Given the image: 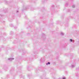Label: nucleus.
Returning <instances> with one entry per match:
<instances>
[{
    "label": "nucleus",
    "mask_w": 79,
    "mask_h": 79,
    "mask_svg": "<svg viewBox=\"0 0 79 79\" xmlns=\"http://www.w3.org/2000/svg\"><path fill=\"white\" fill-rule=\"evenodd\" d=\"M72 7H73V8H75V6H74V5H73L72 6Z\"/></svg>",
    "instance_id": "2"
},
{
    "label": "nucleus",
    "mask_w": 79,
    "mask_h": 79,
    "mask_svg": "<svg viewBox=\"0 0 79 79\" xmlns=\"http://www.w3.org/2000/svg\"><path fill=\"white\" fill-rule=\"evenodd\" d=\"M46 64L47 65V64H48V63H47Z\"/></svg>",
    "instance_id": "8"
},
{
    "label": "nucleus",
    "mask_w": 79,
    "mask_h": 79,
    "mask_svg": "<svg viewBox=\"0 0 79 79\" xmlns=\"http://www.w3.org/2000/svg\"><path fill=\"white\" fill-rule=\"evenodd\" d=\"M12 59L10 58V59H8L9 60H12Z\"/></svg>",
    "instance_id": "3"
},
{
    "label": "nucleus",
    "mask_w": 79,
    "mask_h": 79,
    "mask_svg": "<svg viewBox=\"0 0 79 79\" xmlns=\"http://www.w3.org/2000/svg\"><path fill=\"white\" fill-rule=\"evenodd\" d=\"M74 41H73V42H74Z\"/></svg>",
    "instance_id": "9"
},
{
    "label": "nucleus",
    "mask_w": 79,
    "mask_h": 79,
    "mask_svg": "<svg viewBox=\"0 0 79 79\" xmlns=\"http://www.w3.org/2000/svg\"><path fill=\"white\" fill-rule=\"evenodd\" d=\"M48 64H50V62H48Z\"/></svg>",
    "instance_id": "7"
},
{
    "label": "nucleus",
    "mask_w": 79,
    "mask_h": 79,
    "mask_svg": "<svg viewBox=\"0 0 79 79\" xmlns=\"http://www.w3.org/2000/svg\"><path fill=\"white\" fill-rule=\"evenodd\" d=\"M74 66H73V65H72V68H74Z\"/></svg>",
    "instance_id": "5"
},
{
    "label": "nucleus",
    "mask_w": 79,
    "mask_h": 79,
    "mask_svg": "<svg viewBox=\"0 0 79 79\" xmlns=\"http://www.w3.org/2000/svg\"><path fill=\"white\" fill-rule=\"evenodd\" d=\"M61 35H64V34L62 32H61Z\"/></svg>",
    "instance_id": "1"
},
{
    "label": "nucleus",
    "mask_w": 79,
    "mask_h": 79,
    "mask_svg": "<svg viewBox=\"0 0 79 79\" xmlns=\"http://www.w3.org/2000/svg\"><path fill=\"white\" fill-rule=\"evenodd\" d=\"M13 60H14V58L12 59Z\"/></svg>",
    "instance_id": "10"
},
{
    "label": "nucleus",
    "mask_w": 79,
    "mask_h": 79,
    "mask_svg": "<svg viewBox=\"0 0 79 79\" xmlns=\"http://www.w3.org/2000/svg\"><path fill=\"white\" fill-rule=\"evenodd\" d=\"M63 79H66V78L65 77H64L63 78Z\"/></svg>",
    "instance_id": "6"
},
{
    "label": "nucleus",
    "mask_w": 79,
    "mask_h": 79,
    "mask_svg": "<svg viewBox=\"0 0 79 79\" xmlns=\"http://www.w3.org/2000/svg\"><path fill=\"white\" fill-rule=\"evenodd\" d=\"M70 40L71 42H72V39H70Z\"/></svg>",
    "instance_id": "4"
}]
</instances>
